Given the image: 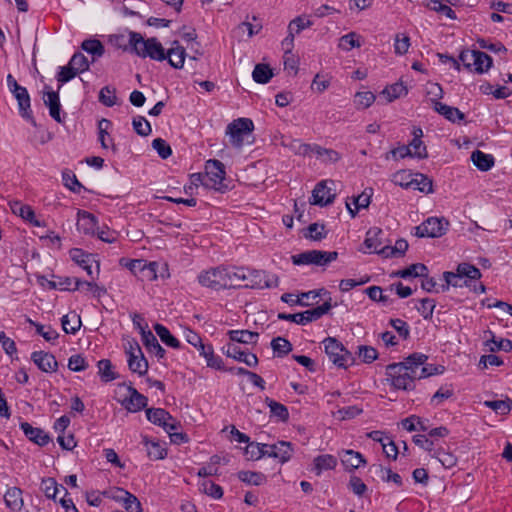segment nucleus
Instances as JSON below:
<instances>
[{
    "mask_svg": "<svg viewBox=\"0 0 512 512\" xmlns=\"http://www.w3.org/2000/svg\"><path fill=\"white\" fill-rule=\"evenodd\" d=\"M427 360V355L415 352L406 357L403 362L391 363L386 367L387 380L397 390H414L415 380L418 379L417 370Z\"/></svg>",
    "mask_w": 512,
    "mask_h": 512,
    "instance_id": "1",
    "label": "nucleus"
},
{
    "mask_svg": "<svg viewBox=\"0 0 512 512\" xmlns=\"http://www.w3.org/2000/svg\"><path fill=\"white\" fill-rule=\"evenodd\" d=\"M129 44L137 49V44H141L142 48L140 51L137 50V55L146 58L149 57L153 60L164 61L166 52L162 44L157 38L152 37L144 39L140 33L130 32Z\"/></svg>",
    "mask_w": 512,
    "mask_h": 512,
    "instance_id": "2",
    "label": "nucleus"
},
{
    "mask_svg": "<svg viewBox=\"0 0 512 512\" xmlns=\"http://www.w3.org/2000/svg\"><path fill=\"white\" fill-rule=\"evenodd\" d=\"M323 344L329 360L337 367L347 369L355 364V356L336 338L327 337L324 339Z\"/></svg>",
    "mask_w": 512,
    "mask_h": 512,
    "instance_id": "3",
    "label": "nucleus"
},
{
    "mask_svg": "<svg viewBox=\"0 0 512 512\" xmlns=\"http://www.w3.org/2000/svg\"><path fill=\"white\" fill-rule=\"evenodd\" d=\"M226 176L224 164L217 159H209L205 163V177L208 183L206 188L214 189L217 192L225 193L229 186L224 183Z\"/></svg>",
    "mask_w": 512,
    "mask_h": 512,
    "instance_id": "4",
    "label": "nucleus"
},
{
    "mask_svg": "<svg viewBox=\"0 0 512 512\" xmlns=\"http://www.w3.org/2000/svg\"><path fill=\"white\" fill-rule=\"evenodd\" d=\"M333 306L331 298H329V300L325 301L322 305L303 312L295 314L279 313L278 319L294 322L298 325H306L320 319L323 315L327 314Z\"/></svg>",
    "mask_w": 512,
    "mask_h": 512,
    "instance_id": "5",
    "label": "nucleus"
},
{
    "mask_svg": "<svg viewBox=\"0 0 512 512\" xmlns=\"http://www.w3.org/2000/svg\"><path fill=\"white\" fill-rule=\"evenodd\" d=\"M338 257L336 251L308 250L291 256L294 265L326 266Z\"/></svg>",
    "mask_w": 512,
    "mask_h": 512,
    "instance_id": "6",
    "label": "nucleus"
},
{
    "mask_svg": "<svg viewBox=\"0 0 512 512\" xmlns=\"http://www.w3.org/2000/svg\"><path fill=\"white\" fill-rule=\"evenodd\" d=\"M225 276H227L226 267L218 266L202 271L197 279L201 286L215 291L231 289V282L227 283Z\"/></svg>",
    "mask_w": 512,
    "mask_h": 512,
    "instance_id": "7",
    "label": "nucleus"
},
{
    "mask_svg": "<svg viewBox=\"0 0 512 512\" xmlns=\"http://www.w3.org/2000/svg\"><path fill=\"white\" fill-rule=\"evenodd\" d=\"M254 129L253 121L249 118H238L228 124L226 134L229 136L233 147L240 148L243 145L244 137Z\"/></svg>",
    "mask_w": 512,
    "mask_h": 512,
    "instance_id": "8",
    "label": "nucleus"
},
{
    "mask_svg": "<svg viewBox=\"0 0 512 512\" xmlns=\"http://www.w3.org/2000/svg\"><path fill=\"white\" fill-rule=\"evenodd\" d=\"M126 354L128 356L127 363L129 370L133 373H137L139 376L146 375L149 364L138 342L133 341L129 343V348H126Z\"/></svg>",
    "mask_w": 512,
    "mask_h": 512,
    "instance_id": "9",
    "label": "nucleus"
},
{
    "mask_svg": "<svg viewBox=\"0 0 512 512\" xmlns=\"http://www.w3.org/2000/svg\"><path fill=\"white\" fill-rule=\"evenodd\" d=\"M448 225V221L444 219L429 217L419 226L415 227V235L419 238H438L446 233Z\"/></svg>",
    "mask_w": 512,
    "mask_h": 512,
    "instance_id": "10",
    "label": "nucleus"
},
{
    "mask_svg": "<svg viewBox=\"0 0 512 512\" xmlns=\"http://www.w3.org/2000/svg\"><path fill=\"white\" fill-rule=\"evenodd\" d=\"M146 417L148 421L162 427L167 433L180 427V422L163 408H146Z\"/></svg>",
    "mask_w": 512,
    "mask_h": 512,
    "instance_id": "11",
    "label": "nucleus"
},
{
    "mask_svg": "<svg viewBox=\"0 0 512 512\" xmlns=\"http://www.w3.org/2000/svg\"><path fill=\"white\" fill-rule=\"evenodd\" d=\"M7 85L10 92L14 95L18 102V108L20 115L25 119H30V113L28 109L30 108V96L25 87L20 86L15 78L9 74L7 76Z\"/></svg>",
    "mask_w": 512,
    "mask_h": 512,
    "instance_id": "12",
    "label": "nucleus"
},
{
    "mask_svg": "<svg viewBox=\"0 0 512 512\" xmlns=\"http://www.w3.org/2000/svg\"><path fill=\"white\" fill-rule=\"evenodd\" d=\"M245 287L253 289L275 288L279 285V278L275 274H268L263 270H248Z\"/></svg>",
    "mask_w": 512,
    "mask_h": 512,
    "instance_id": "13",
    "label": "nucleus"
},
{
    "mask_svg": "<svg viewBox=\"0 0 512 512\" xmlns=\"http://www.w3.org/2000/svg\"><path fill=\"white\" fill-rule=\"evenodd\" d=\"M127 390L129 396L122 400L121 405L130 413H136L142 409H146L148 398L138 392L131 383L127 386Z\"/></svg>",
    "mask_w": 512,
    "mask_h": 512,
    "instance_id": "14",
    "label": "nucleus"
},
{
    "mask_svg": "<svg viewBox=\"0 0 512 512\" xmlns=\"http://www.w3.org/2000/svg\"><path fill=\"white\" fill-rule=\"evenodd\" d=\"M327 183L334 184L332 180H324L316 184L312 192L311 204L323 207L334 201L335 194L331 192L330 187H327Z\"/></svg>",
    "mask_w": 512,
    "mask_h": 512,
    "instance_id": "15",
    "label": "nucleus"
},
{
    "mask_svg": "<svg viewBox=\"0 0 512 512\" xmlns=\"http://www.w3.org/2000/svg\"><path fill=\"white\" fill-rule=\"evenodd\" d=\"M224 353L227 357H231L239 362L245 363L249 367H256L258 365V358L255 354L242 350L237 344L229 343L226 345Z\"/></svg>",
    "mask_w": 512,
    "mask_h": 512,
    "instance_id": "16",
    "label": "nucleus"
},
{
    "mask_svg": "<svg viewBox=\"0 0 512 512\" xmlns=\"http://www.w3.org/2000/svg\"><path fill=\"white\" fill-rule=\"evenodd\" d=\"M78 221L77 228L80 232L85 235H94L97 230V218L94 214L85 211L79 210L78 213Z\"/></svg>",
    "mask_w": 512,
    "mask_h": 512,
    "instance_id": "17",
    "label": "nucleus"
},
{
    "mask_svg": "<svg viewBox=\"0 0 512 512\" xmlns=\"http://www.w3.org/2000/svg\"><path fill=\"white\" fill-rule=\"evenodd\" d=\"M185 57V48L175 40L172 42V47L167 50L165 60L168 61L171 67L181 69L184 65Z\"/></svg>",
    "mask_w": 512,
    "mask_h": 512,
    "instance_id": "18",
    "label": "nucleus"
},
{
    "mask_svg": "<svg viewBox=\"0 0 512 512\" xmlns=\"http://www.w3.org/2000/svg\"><path fill=\"white\" fill-rule=\"evenodd\" d=\"M113 124L109 119L102 118L98 121V140L103 149L111 148L115 153L117 152V147L113 143V139L109 136V130L112 128Z\"/></svg>",
    "mask_w": 512,
    "mask_h": 512,
    "instance_id": "19",
    "label": "nucleus"
},
{
    "mask_svg": "<svg viewBox=\"0 0 512 512\" xmlns=\"http://www.w3.org/2000/svg\"><path fill=\"white\" fill-rule=\"evenodd\" d=\"M433 109L444 116L445 119L449 120L452 123H457L464 120L465 115L458 108L449 106L437 100H432Z\"/></svg>",
    "mask_w": 512,
    "mask_h": 512,
    "instance_id": "20",
    "label": "nucleus"
},
{
    "mask_svg": "<svg viewBox=\"0 0 512 512\" xmlns=\"http://www.w3.org/2000/svg\"><path fill=\"white\" fill-rule=\"evenodd\" d=\"M340 460L345 469L348 471H353L359 468L361 465L366 464L364 456L360 452L351 449L343 450L340 453Z\"/></svg>",
    "mask_w": 512,
    "mask_h": 512,
    "instance_id": "21",
    "label": "nucleus"
},
{
    "mask_svg": "<svg viewBox=\"0 0 512 512\" xmlns=\"http://www.w3.org/2000/svg\"><path fill=\"white\" fill-rule=\"evenodd\" d=\"M34 364L46 373L55 372L58 368V362L55 356L43 351H34Z\"/></svg>",
    "mask_w": 512,
    "mask_h": 512,
    "instance_id": "22",
    "label": "nucleus"
},
{
    "mask_svg": "<svg viewBox=\"0 0 512 512\" xmlns=\"http://www.w3.org/2000/svg\"><path fill=\"white\" fill-rule=\"evenodd\" d=\"M44 104L49 107L50 116L58 123L62 122L60 111L61 104L59 99V94L56 91L49 90L46 91L43 95Z\"/></svg>",
    "mask_w": 512,
    "mask_h": 512,
    "instance_id": "23",
    "label": "nucleus"
},
{
    "mask_svg": "<svg viewBox=\"0 0 512 512\" xmlns=\"http://www.w3.org/2000/svg\"><path fill=\"white\" fill-rule=\"evenodd\" d=\"M413 139L408 144L412 150V158L425 159L428 157L426 146L424 145L421 137L423 131L419 127H414L412 131Z\"/></svg>",
    "mask_w": 512,
    "mask_h": 512,
    "instance_id": "24",
    "label": "nucleus"
},
{
    "mask_svg": "<svg viewBox=\"0 0 512 512\" xmlns=\"http://www.w3.org/2000/svg\"><path fill=\"white\" fill-rule=\"evenodd\" d=\"M141 336L143 344L150 353H153L159 359L165 356L164 348L159 344L157 338L150 330L141 328Z\"/></svg>",
    "mask_w": 512,
    "mask_h": 512,
    "instance_id": "25",
    "label": "nucleus"
},
{
    "mask_svg": "<svg viewBox=\"0 0 512 512\" xmlns=\"http://www.w3.org/2000/svg\"><path fill=\"white\" fill-rule=\"evenodd\" d=\"M198 350L200 355L205 358L208 367L215 370H225L222 358L214 353V349L211 344L200 345Z\"/></svg>",
    "mask_w": 512,
    "mask_h": 512,
    "instance_id": "26",
    "label": "nucleus"
},
{
    "mask_svg": "<svg viewBox=\"0 0 512 512\" xmlns=\"http://www.w3.org/2000/svg\"><path fill=\"white\" fill-rule=\"evenodd\" d=\"M229 339L232 343L253 344L258 341L259 334L249 330H230L228 331Z\"/></svg>",
    "mask_w": 512,
    "mask_h": 512,
    "instance_id": "27",
    "label": "nucleus"
},
{
    "mask_svg": "<svg viewBox=\"0 0 512 512\" xmlns=\"http://www.w3.org/2000/svg\"><path fill=\"white\" fill-rule=\"evenodd\" d=\"M383 234L384 233L382 229L378 227H371L366 232V237L363 244L369 250V253H375L376 250L383 244Z\"/></svg>",
    "mask_w": 512,
    "mask_h": 512,
    "instance_id": "28",
    "label": "nucleus"
},
{
    "mask_svg": "<svg viewBox=\"0 0 512 512\" xmlns=\"http://www.w3.org/2000/svg\"><path fill=\"white\" fill-rule=\"evenodd\" d=\"M70 256L71 259L76 262L79 266H81L88 274V276L91 277V279H95L92 265H91V255L85 253L82 249L79 248H73L70 250Z\"/></svg>",
    "mask_w": 512,
    "mask_h": 512,
    "instance_id": "29",
    "label": "nucleus"
},
{
    "mask_svg": "<svg viewBox=\"0 0 512 512\" xmlns=\"http://www.w3.org/2000/svg\"><path fill=\"white\" fill-rule=\"evenodd\" d=\"M471 161L480 171L490 170L495 163L493 155L486 154L481 150H475L472 152Z\"/></svg>",
    "mask_w": 512,
    "mask_h": 512,
    "instance_id": "30",
    "label": "nucleus"
},
{
    "mask_svg": "<svg viewBox=\"0 0 512 512\" xmlns=\"http://www.w3.org/2000/svg\"><path fill=\"white\" fill-rule=\"evenodd\" d=\"M272 458L279 459V461L283 464L288 462L293 455V448L290 442L279 441L276 444H273Z\"/></svg>",
    "mask_w": 512,
    "mask_h": 512,
    "instance_id": "31",
    "label": "nucleus"
},
{
    "mask_svg": "<svg viewBox=\"0 0 512 512\" xmlns=\"http://www.w3.org/2000/svg\"><path fill=\"white\" fill-rule=\"evenodd\" d=\"M4 501L6 506L12 511H20L23 507L21 490L16 487L9 488L4 495Z\"/></svg>",
    "mask_w": 512,
    "mask_h": 512,
    "instance_id": "32",
    "label": "nucleus"
},
{
    "mask_svg": "<svg viewBox=\"0 0 512 512\" xmlns=\"http://www.w3.org/2000/svg\"><path fill=\"white\" fill-rule=\"evenodd\" d=\"M337 466V458L330 454L318 455L314 458V471L320 475L324 470H332Z\"/></svg>",
    "mask_w": 512,
    "mask_h": 512,
    "instance_id": "33",
    "label": "nucleus"
},
{
    "mask_svg": "<svg viewBox=\"0 0 512 512\" xmlns=\"http://www.w3.org/2000/svg\"><path fill=\"white\" fill-rule=\"evenodd\" d=\"M463 280H468L471 285L473 281L479 280L482 276L480 270L469 263H461L457 266L456 272Z\"/></svg>",
    "mask_w": 512,
    "mask_h": 512,
    "instance_id": "34",
    "label": "nucleus"
},
{
    "mask_svg": "<svg viewBox=\"0 0 512 512\" xmlns=\"http://www.w3.org/2000/svg\"><path fill=\"white\" fill-rule=\"evenodd\" d=\"M81 49L92 55L93 61L102 57L105 53V47L98 39H86L81 44Z\"/></svg>",
    "mask_w": 512,
    "mask_h": 512,
    "instance_id": "35",
    "label": "nucleus"
},
{
    "mask_svg": "<svg viewBox=\"0 0 512 512\" xmlns=\"http://www.w3.org/2000/svg\"><path fill=\"white\" fill-rule=\"evenodd\" d=\"M265 403L270 408L271 417H275L282 422L288 421L289 411L284 404L277 402L269 397L265 398Z\"/></svg>",
    "mask_w": 512,
    "mask_h": 512,
    "instance_id": "36",
    "label": "nucleus"
},
{
    "mask_svg": "<svg viewBox=\"0 0 512 512\" xmlns=\"http://www.w3.org/2000/svg\"><path fill=\"white\" fill-rule=\"evenodd\" d=\"M429 272L427 266L423 263H415L403 270H399L396 272V276L401 278H409V277H422L427 278V273Z\"/></svg>",
    "mask_w": 512,
    "mask_h": 512,
    "instance_id": "37",
    "label": "nucleus"
},
{
    "mask_svg": "<svg viewBox=\"0 0 512 512\" xmlns=\"http://www.w3.org/2000/svg\"><path fill=\"white\" fill-rule=\"evenodd\" d=\"M153 328L164 344L175 349L180 348V341L170 333L167 327L160 323H156Z\"/></svg>",
    "mask_w": 512,
    "mask_h": 512,
    "instance_id": "38",
    "label": "nucleus"
},
{
    "mask_svg": "<svg viewBox=\"0 0 512 512\" xmlns=\"http://www.w3.org/2000/svg\"><path fill=\"white\" fill-rule=\"evenodd\" d=\"M492 58L485 52L475 50V59L473 63V71L479 74L487 72L492 66Z\"/></svg>",
    "mask_w": 512,
    "mask_h": 512,
    "instance_id": "39",
    "label": "nucleus"
},
{
    "mask_svg": "<svg viewBox=\"0 0 512 512\" xmlns=\"http://www.w3.org/2000/svg\"><path fill=\"white\" fill-rule=\"evenodd\" d=\"M143 443L147 448L148 457L152 460H161L167 456V450L158 442L143 437Z\"/></svg>",
    "mask_w": 512,
    "mask_h": 512,
    "instance_id": "40",
    "label": "nucleus"
},
{
    "mask_svg": "<svg viewBox=\"0 0 512 512\" xmlns=\"http://www.w3.org/2000/svg\"><path fill=\"white\" fill-rule=\"evenodd\" d=\"M237 476L243 483L255 486L263 485L267 480L263 473L255 471H239Z\"/></svg>",
    "mask_w": 512,
    "mask_h": 512,
    "instance_id": "41",
    "label": "nucleus"
},
{
    "mask_svg": "<svg viewBox=\"0 0 512 512\" xmlns=\"http://www.w3.org/2000/svg\"><path fill=\"white\" fill-rule=\"evenodd\" d=\"M98 373L103 382H111L118 378V374L113 371L112 363L109 359H101L97 363Z\"/></svg>",
    "mask_w": 512,
    "mask_h": 512,
    "instance_id": "42",
    "label": "nucleus"
},
{
    "mask_svg": "<svg viewBox=\"0 0 512 512\" xmlns=\"http://www.w3.org/2000/svg\"><path fill=\"white\" fill-rule=\"evenodd\" d=\"M62 328L67 334H76L81 327V318L76 313L64 315L61 319Z\"/></svg>",
    "mask_w": 512,
    "mask_h": 512,
    "instance_id": "43",
    "label": "nucleus"
},
{
    "mask_svg": "<svg viewBox=\"0 0 512 512\" xmlns=\"http://www.w3.org/2000/svg\"><path fill=\"white\" fill-rule=\"evenodd\" d=\"M253 80L259 84H266L273 77V71L267 64H257L252 72Z\"/></svg>",
    "mask_w": 512,
    "mask_h": 512,
    "instance_id": "44",
    "label": "nucleus"
},
{
    "mask_svg": "<svg viewBox=\"0 0 512 512\" xmlns=\"http://www.w3.org/2000/svg\"><path fill=\"white\" fill-rule=\"evenodd\" d=\"M9 207L13 214L21 217L28 223H32V208L19 200L9 201Z\"/></svg>",
    "mask_w": 512,
    "mask_h": 512,
    "instance_id": "45",
    "label": "nucleus"
},
{
    "mask_svg": "<svg viewBox=\"0 0 512 512\" xmlns=\"http://www.w3.org/2000/svg\"><path fill=\"white\" fill-rule=\"evenodd\" d=\"M41 489L47 498L54 500L56 499V495L60 489L65 492V496L68 494L66 488L63 485H59L53 478L43 479Z\"/></svg>",
    "mask_w": 512,
    "mask_h": 512,
    "instance_id": "46",
    "label": "nucleus"
},
{
    "mask_svg": "<svg viewBox=\"0 0 512 512\" xmlns=\"http://www.w3.org/2000/svg\"><path fill=\"white\" fill-rule=\"evenodd\" d=\"M227 283L231 282V289L241 287V282L246 280L247 272L244 268H228L226 267Z\"/></svg>",
    "mask_w": 512,
    "mask_h": 512,
    "instance_id": "47",
    "label": "nucleus"
},
{
    "mask_svg": "<svg viewBox=\"0 0 512 512\" xmlns=\"http://www.w3.org/2000/svg\"><path fill=\"white\" fill-rule=\"evenodd\" d=\"M443 278L445 280V284L441 286L443 292L447 291L450 286H453V287H463V286L470 287L471 286L470 284H468V280H463L455 272L446 271L443 273Z\"/></svg>",
    "mask_w": 512,
    "mask_h": 512,
    "instance_id": "48",
    "label": "nucleus"
},
{
    "mask_svg": "<svg viewBox=\"0 0 512 512\" xmlns=\"http://www.w3.org/2000/svg\"><path fill=\"white\" fill-rule=\"evenodd\" d=\"M432 457L436 458L444 468L450 469L457 464V457L445 451L443 448H438L432 453Z\"/></svg>",
    "mask_w": 512,
    "mask_h": 512,
    "instance_id": "49",
    "label": "nucleus"
},
{
    "mask_svg": "<svg viewBox=\"0 0 512 512\" xmlns=\"http://www.w3.org/2000/svg\"><path fill=\"white\" fill-rule=\"evenodd\" d=\"M120 494L124 495L122 501L123 507L127 512H142V505L139 499L129 491H119Z\"/></svg>",
    "mask_w": 512,
    "mask_h": 512,
    "instance_id": "50",
    "label": "nucleus"
},
{
    "mask_svg": "<svg viewBox=\"0 0 512 512\" xmlns=\"http://www.w3.org/2000/svg\"><path fill=\"white\" fill-rule=\"evenodd\" d=\"M375 469V472H380L381 478L385 482H393L398 487L403 485L401 476L398 473L393 472L390 468H385L382 465H373L371 469Z\"/></svg>",
    "mask_w": 512,
    "mask_h": 512,
    "instance_id": "51",
    "label": "nucleus"
},
{
    "mask_svg": "<svg viewBox=\"0 0 512 512\" xmlns=\"http://www.w3.org/2000/svg\"><path fill=\"white\" fill-rule=\"evenodd\" d=\"M200 491L213 499H221L223 497V488L211 480H204L200 485Z\"/></svg>",
    "mask_w": 512,
    "mask_h": 512,
    "instance_id": "52",
    "label": "nucleus"
},
{
    "mask_svg": "<svg viewBox=\"0 0 512 512\" xmlns=\"http://www.w3.org/2000/svg\"><path fill=\"white\" fill-rule=\"evenodd\" d=\"M407 88L404 86L402 82L394 83L388 87H386L382 94L386 96L388 102H392L393 100L399 98L402 95L407 94Z\"/></svg>",
    "mask_w": 512,
    "mask_h": 512,
    "instance_id": "53",
    "label": "nucleus"
},
{
    "mask_svg": "<svg viewBox=\"0 0 512 512\" xmlns=\"http://www.w3.org/2000/svg\"><path fill=\"white\" fill-rule=\"evenodd\" d=\"M413 181H414V178L412 177V174L406 170L397 171L392 176V182L395 185H398L405 189L414 187Z\"/></svg>",
    "mask_w": 512,
    "mask_h": 512,
    "instance_id": "54",
    "label": "nucleus"
},
{
    "mask_svg": "<svg viewBox=\"0 0 512 512\" xmlns=\"http://www.w3.org/2000/svg\"><path fill=\"white\" fill-rule=\"evenodd\" d=\"M413 189L419 190L420 192L429 194L433 192V181L428 176L417 173L414 178Z\"/></svg>",
    "mask_w": 512,
    "mask_h": 512,
    "instance_id": "55",
    "label": "nucleus"
},
{
    "mask_svg": "<svg viewBox=\"0 0 512 512\" xmlns=\"http://www.w3.org/2000/svg\"><path fill=\"white\" fill-rule=\"evenodd\" d=\"M271 347L279 357H283L292 351V344L283 337L273 338L271 341Z\"/></svg>",
    "mask_w": 512,
    "mask_h": 512,
    "instance_id": "56",
    "label": "nucleus"
},
{
    "mask_svg": "<svg viewBox=\"0 0 512 512\" xmlns=\"http://www.w3.org/2000/svg\"><path fill=\"white\" fill-rule=\"evenodd\" d=\"M99 102L107 107H112L117 103V96L115 88L104 86L98 96Z\"/></svg>",
    "mask_w": 512,
    "mask_h": 512,
    "instance_id": "57",
    "label": "nucleus"
},
{
    "mask_svg": "<svg viewBox=\"0 0 512 512\" xmlns=\"http://www.w3.org/2000/svg\"><path fill=\"white\" fill-rule=\"evenodd\" d=\"M62 180L65 187L74 193H80L81 189L84 188L83 185L78 181L76 175L70 170H66L62 173Z\"/></svg>",
    "mask_w": 512,
    "mask_h": 512,
    "instance_id": "58",
    "label": "nucleus"
},
{
    "mask_svg": "<svg viewBox=\"0 0 512 512\" xmlns=\"http://www.w3.org/2000/svg\"><path fill=\"white\" fill-rule=\"evenodd\" d=\"M75 279L71 277H57V281H48V289H58L62 291H74Z\"/></svg>",
    "mask_w": 512,
    "mask_h": 512,
    "instance_id": "59",
    "label": "nucleus"
},
{
    "mask_svg": "<svg viewBox=\"0 0 512 512\" xmlns=\"http://www.w3.org/2000/svg\"><path fill=\"white\" fill-rule=\"evenodd\" d=\"M435 307L436 301L434 299L423 298L420 300V305L416 306V309L425 320H430L432 319Z\"/></svg>",
    "mask_w": 512,
    "mask_h": 512,
    "instance_id": "60",
    "label": "nucleus"
},
{
    "mask_svg": "<svg viewBox=\"0 0 512 512\" xmlns=\"http://www.w3.org/2000/svg\"><path fill=\"white\" fill-rule=\"evenodd\" d=\"M69 64L79 73L89 70L90 63L81 52H76L71 57Z\"/></svg>",
    "mask_w": 512,
    "mask_h": 512,
    "instance_id": "61",
    "label": "nucleus"
},
{
    "mask_svg": "<svg viewBox=\"0 0 512 512\" xmlns=\"http://www.w3.org/2000/svg\"><path fill=\"white\" fill-rule=\"evenodd\" d=\"M427 7L433 11L445 15L449 19L454 20L457 18L455 11L452 10V8L448 5L443 4L440 0H430V2L427 4Z\"/></svg>",
    "mask_w": 512,
    "mask_h": 512,
    "instance_id": "62",
    "label": "nucleus"
},
{
    "mask_svg": "<svg viewBox=\"0 0 512 512\" xmlns=\"http://www.w3.org/2000/svg\"><path fill=\"white\" fill-rule=\"evenodd\" d=\"M133 129L140 136H148L152 132L149 121L143 116H136L132 120Z\"/></svg>",
    "mask_w": 512,
    "mask_h": 512,
    "instance_id": "63",
    "label": "nucleus"
},
{
    "mask_svg": "<svg viewBox=\"0 0 512 512\" xmlns=\"http://www.w3.org/2000/svg\"><path fill=\"white\" fill-rule=\"evenodd\" d=\"M485 405L496 413L506 415L511 411L512 401L509 398L507 400L486 401Z\"/></svg>",
    "mask_w": 512,
    "mask_h": 512,
    "instance_id": "64",
    "label": "nucleus"
}]
</instances>
